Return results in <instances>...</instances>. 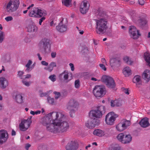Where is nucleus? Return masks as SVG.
I'll use <instances>...</instances> for the list:
<instances>
[{
	"instance_id": "nucleus-46",
	"label": "nucleus",
	"mask_w": 150,
	"mask_h": 150,
	"mask_svg": "<svg viewBox=\"0 0 150 150\" xmlns=\"http://www.w3.org/2000/svg\"><path fill=\"white\" fill-rule=\"evenodd\" d=\"M4 38V33L0 30V43L2 42Z\"/></svg>"
},
{
	"instance_id": "nucleus-50",
	"label": "nucleus",
	"mask_w": 150,
	"mask_h": 150,
	"mask_svg": "<svg viewBox=\"0 0 150 150\" xmlns=\"http://www.w3.org/2000/svg\"><path fill=\"white\" fill-rule=\"evenodd\" d=\"M22 82L23 84L27 86H29L30 85V83L28 81H27L24 80H23L22 81Z\"/></svg>"
},
{
	"instance_id": "nucleus-5",
	"label": "nucleus",
	"mask_w": 150,
	"mask_h": 150,
	"mask_svg": "<svg viewBox=\"0 0 150 150\" xmlns=\"http://www.w3.org/2000/svg\"><path fill=\"white\" fill-rule=\"evenodd\" d=\"M39 50L45 53L47 52V50H49L50 48V44L49 40L46 38L42 39L38 45Z\"/></svg>"
},
{
	"instance_id": "nucleus-63",
	"label": "nucleus",
	"mask_w": 150,
	"mask_h": 150,
	"mask_svg": "<svg viewBox=\"0 0 150 150\" xmlns=\"http://www.w3.org/2000/svg\"><path fill=\"white\" fill-rule=\"evenodd\" d=\"M31 145L29 144H27L25 146V148L26 150H28L30 146Z\"/></svg>"
},
{
	"instance_id": "nucleus-48",
	"label": "nucleus",
	"mask_w": 150,
	"mask_h": 150,
	"mask_svg": "<svg viewBox=\"0 0 150 150\" xmlns=\"http://www.w3.org/2000/svg\"><path fill=\"white\" fill-rule=\"evenodd\" d=\"M115 106H121L122 105L121 101L119 100H115Z\"/></svg>"
},
{
	"instance_id": "nucleus-6",
	"label": "nucleus",
	"mask_w": 150,
	"mask_h": 150,
	"mask_svg": "<svg viewBox=\"0 0 150 150\" xmlns=\"http://www.w3.org/2000/svg\"><path fill=\"white\" fill-rule=\"evenodd\" d=\"M51 120L53 123L57 124V122L65 120L66 117L61 112H53L50 113Z\"/></svg>"
},
{
	"instance_id": "nucleus-1",
	"label": "nucleus",
	"mask_w": 150,
	"mask_h": 150,
	"mask_svg": "<svg viewBox=\"0 0 150 150\" xmlns=\"http://www.w3.org/2000/svg\"><path fill=\"white\" fill-rule=\"evenodd\" d=\"M97 13V17L98 18L102 17V18L98 20H95L96 23V31L98 34H102L105 33L108 28L107 25L108 21L106 19L103 18L104 17L105 14L100 11H98Z\"/></svg>"
},
{
	"instance_id": "nucleus-64",
	"label": "nucleus",
	"mask_w": 150,
	"mask_h": 150,
	"mask_svg": "<svg viewBox=\"0 0 150 150\" xmlns=\"http://www.w3.org/2000/svg\"><path fill=\"white\" fill-rule=\"evenodd\" d=\"M136 85L137 87H139L140 86L141 84V83L140 81L139 82H136Z\"/></svg>"
},
{
	"instance_id": "nucleus-13",
	"label": "nucleus",
	"mask_w": 150,
	"mask_h": 150,
	"mask_svg": "<svg viewBox=\"0 0 150 150\" xmlns=\"http://www.w3.org/2000/svg\"><path fill=\"white\" fill-rule=\"evenodd\" d=\"M118 116V115L114 112H110L106 115L105 121L107 124L112 125L114 124L116 118Z\"/></svg>"
},
{
	"instance_id": "nucleus-42",
	"label": "nucleus",
	"mask_w": 150,
	"mask_h": 150,
	"mask_svg": "<svg viewBox=\"0 0 150 150\" xmlns=\"http://www.w3.org/2000/svg\"><path fill=\"white\" fill-rule=\"evenodd\" d=\"M133 20L135 22H137L138 23V20H140L139 19L138 16L136 14H134L133 16H132Z\"/></svg>"
},
{
	"instance_id": "nucleus-12",
	"label": "nucleus",
	"mask_w": 150,
	"mask_h": 150,
	"mask_svg": "<svg viewBox=\"0 0 150 150\" xmlns=\"http://www.w3.org/2000/svg\"><path fill=\"white\" fill-rule=\"evenodd\" d=\"M118 140L124 144L130 143L132 140V137L129 134L125 135L121 133L119 134L117 137Z\"/></svg>"
},
{
	"instance_id": "nucleus-26",
	"label": "nucleus",
	"mask_w": 150,
	"mask_h": 150,
	"mask_svg": "<svg viewBox=\"0 0 150 150\" xmlns=\"http://www.w3.org/2000/svg\"><path fill=\"white\" fill-rule=\"evenodd\" d=\"M142 78L147 82L150 80V71L146 69L142 75Z\"/></svg>"
},
{
	"instance_id": "nucleus-10",
	"label": "nucleus",
	"mask_w": 150,
	"mask_h": 150,
	"mask_svg": "<svg viewBox=\"0 0 150 150\" xmlns=\"http://www.w3.org/2000/svg\"><path fill=\"white\" fill-rule=\"evenodd\" d=\"M101 80L105 83L107 86L109 88H113L115 86L113 79L109 76H103L101 78Z\"/></svg>"
},
{
	"instance_id": "nucleus-18",
	"label": "nucleus",
	"mask_w": 150,
	"mask_h": 150,
	"mask_svg": "<svg viewBox=\"0 0 150 150\" xmlns=\"http://www.w3.org/2000/svg\"><path fill=\"white\" fill-rule=\"evenodd\" d=\"M78 143L74 141L69 142L66 146V150H77L78 148Z\"/></svg>"
},
{
	"instance_id": "nucleus-25",
	"label": "nucleus",
	"mask_w": 150,
	"mask_h": 150,
	"mask_svg": "<svg viewBox=\"0 0 150 150\" xmlns=\"http://www.w3.org/2000/svg\"><path fill=\"white\" fill-rule=\"evenodd\" d=\"M27 31L29 32H36L38 30V27L33 24H29L27 27Z\"/></svg>"
},
{
	"instance_id": "nucleus-4",
	"label": "nucleus",
	"mask_w": 150,
	"mask_h": 150,
	"mask_svg": "<svg viewBox=\"0 0 150 150\" xmlns=\"http://www.w3.org/2000/svg\"><path fill=\"white\" fill-rule=\"evenodd\" d=\"M78 102L74 99H71L68 103L67 109L70 111L69 113L71 117H73L74 115L78 105Z\"/></svg>"
},
{
	"instance_id": "nucleus-14",
	"label": "nucleus",
	"mask_w": 150,
	"mask_h": 150,
	"mask_svg": "<svg viewBox=\"0 0 150 150\" xmlns=\"http://www.w3.org/2000/svg\"><path fill=\"white\" fill-rule=\"evenodd\" d=\"M129 33L131 37L134 39H137L141 36L139 30H137L136 28L134 26H129Z\"/></svg>"
},
{
	"instance_id": "nucleus-51",
	"label": "nucleus",
	"mask_w": 150,
	"mask_h": 150,
	"mask_svg": "<svg viewBox=\"0 0 150 150\" xmlns=\"http://www.w3.org/2000/svg\"><path fill=\"white\" fill-rule=\"evenodd\" d=\"M55 75H52L49 76V78L51 80L53 81H56V79L55 78Z\"/></svg>"
},
{
	"instance_id": "nucleus-16",
	"label": "nucleus",
	"mask_w": 150,
	"mask_h": 150,
	"mask_svg": "<svg viewBox=\"0 0 150 150\" xmlns=\"http://www.w3.org/2000/svg\"><path fill=\"white\" fill-rule=\"evenodd\" d=\"M90 4L89 2L86 0H84L82 2L80 7V11L83 14L86 13L88 10Z\"/></svg>"
},
{
	"instance_id": "nucleus-11",
	"label": "nucleus",
	"mask_w": 150,
	"mask_h": 150,
	"mask_svg": "<svg viewBox=\"0 0 150 150\" xmlns=\"http://www.w3.org/2000/svg\"><path fill=\"white\" fill-rule=\"evenodd\" d=\"M31 118L32 117H30L27 120L23 119L21 120V123L19 125L20 130L24 132L28 129L32 122Z\"/></svg>"
},
{
	"instance_id": "nucleus-62",
	"label": "nucleus",
	"mask_w": 150,
	"mask_h": 150,
	"mask_svg": "<svg viewBox=\"0 0 150 150\" xmlns=\"http://www.w3.org/2000/svg\"><path fill=\"white\" fill-rule=\"evenodd\" d=\"M47 95V93H40V97H42L43 96H46Z\"/></svg>"
},
{
	"instance_id": "nucleus-58",
	"label": "nucleus",
	"mask_w": 150,
	"mask_h": 150,
	"mask_svg": "<svg viewBox=\"0 0 150 150\" xmlns=\"http://www.w3.org/2000/svg\"><path fill=\"white\" fill-rule=\"evenodd\" d=\"M115 100H111L110 102V105L112 107H114L115 106Z\"/></svg>"
},
{
	"instance_id": "nucleus-31",
	"label": "nucleus",
	"mask_w": 150,
	"mask_h": 150,
	"mask_svg": "<svg viewBox=\"0 0 150 150\" xmlns=\"http://www.w3.org/2000/svg\"><path fill=\"white\" fill-rule=\"evenodd\" d=\"M121 122L122 123L125 129L130 125V121L125 119H124L122 120L121 121Z\"/></svg>"
},
{
	"instance_id": "nucleus-34",
	"label": "nucleus",
	"mask_w": 150,
	"mask_h": 150,
	"mask_svg": "<svg viewBox=\"0 0 150 150\" xmlns=\"http://www.w3.org/2000/svg\"><path fill=\"white\" fill-rule=\"evenodd\" d=\"M63 76L64 80L67 79L69 77L68 73L67 71H64L62 73L59 75V77L60 79H62Z\"/></svg>"
},
{
	"instance_id": "nucleus-33",
	"label": "nucleus",
	"mask_w": 150,
	"mask_h": 150,
	"mask_svg": "<svg viewBox=\"0 0 150 150\" xmlns=\"http://www.w3.org/2000/svg\"><path fill=\"white\" fill-rule=\"evenodd\" d=\"M23 96L20 94H17L16 96V102L19 103H22L23 102Z\"/></svg>"
},
{
	"instance_id": "nucleus-21",
	"label": "nucleus",
	"mask_w": 150,
	"mask_h": 150,
	"mask_svg": "<svg viewBox=\"0 0 150 150\" xmlns=\"http://www.w3.org/2000/svg\"><path fill=\"white\" fill-rule=\"evenodd\" d=\"M64 19L56 27V29L57 30L61 33L64 32L66 31L67 26L66 25L63 24V21Z\"/></svg>"
},
{
	"instance_id": "nucleus-23",
	"label": "nucleus",
	"mask_w": 150,
	"mask_h": 150,
	"mask_svg": "<svg viewBox=\"0 0 150 150\" xmlns=\"http://www.w3.org/2000/svg\"><path fill=\"white\" fill-rule=\"evenodd\" d=\"M8 84L7 80L4 77L0 78V87L2 89L5 88Z\"/></svg>"
},
{
	"instance_id": "nucleus-53",
	"label": "nucleus",
	"mask_w": 150,
	"mask_h": 150,
	"mask_svg": "<svg viewBox=\"0 0 150 150\" xmlns=\"http://www.w3.org/2000/svg\"><path fill=\"white\" fill-rule=\"evenodd\" d=\"M122 91L126 94L129 95V94L128 89L125 88H122Z\"/></svg>"
},
{
	"instance_id": "nucleus-55",
	"label": "nucleus",
	"mask_w": 150,
	"mask_h": 150,
	"mask_svg": "<svg viewBox=\"0 0 150 150\" xmlns=\"http://www.w3.org/2000/svg\"><path fill=\"white\" fill-rule=\"evenodd\" d=\"M99 66L101 68V69L105 71L106 70V68L104 64H99Z\"/></svg>"
},
{
	"instance_id": "nucleus-61",
	"label": "nucleus",
	"mask_w": 150,
	"mask_h": 150,
	"mask_svg": "<svg viewBox=\"0 0 150 150\" xmlns=\"http://www.w3.org/2000/svg\"><path fill=\"white\" fill-rule=\"evenodd\" d=\"M56 53L55 52H52L51 54V56L52 58H54L56 56Z\"/></svg>"
},
{
	"instance_id": "nucleus-2",
	"label": "nucleus",
	"mask_w": 150,
	"mask_h": 150,
	"mask_svg": "<svg viewBox=\"0 0 150 150\" xmlns=\"http://www.w3.org/2000/svg\"><path fill=\"white\" fill-rule=\"evenodd\" d=\"M105 112V108L103 105H100L97 107V108L94 110H93L90 111L89 114L90 117L100 118H101Z\"/></svg>"
},
{
	"instance_id": "nucleus-47",
	"label": "nucleus",
	"mask_w": 150,
	"mask_h": 150,
	"mask_svg": "<svg viewBox=\"0 0 150 150\" xmlns=\"http://www.w3.org/2000/svg\"><path fill=\"white\" fill-rule=\"evenodd\" d=\"M53 93L55 95V98L56 99H58L61 96L60 93L59 92L54 91Z\"/></svg>"
},
{
	"instance_id": "nucleus-44",
	"label": "nucleus",
	"mask_w": 150,
	"mask_h": 150,
	"mask_svg": "<svg viewBox=\"0 0 150 150\" xmlns=\"http://www.w3.org/2000/svg\"><path fill=\"white\" fill-rule=\"evenodd\" d=\"M75 86L76 88H78L80 86V82L79 79H77L75 81Z\"/></svg>"
},
{
	"instance_id": "nucleus-9",
	"label": "nucleus",
	"mask_w": 150,
	"mask_h": 150,
	"mask_svg": "<svg viewBox=\"0 0 150 150\" xmlns=\"http://www.w3.org/2000/svg\"><path fill=\"white\" fill-rule=\"evenodd\" d=\"M46 15L45 11L38 8H34L30 12L29 16L30 17L40 18Z\"/></svg>"
},
{
	"instance_id": "nucleus-59",
	"label": "nucleus",
	"mask_w": 150,
	"mask_h": 150,
	"mask_svg": "<svg viewBox=\"0 0 150 150\" xmlns=\"http://www.w3.org/2000/svg\"><path fill=\"white\" fill-rule=\"evenodd\" d=\"M69 65L71 67V70L73 71H74V68L73 64L72 63H70Z\"/></svg>"
},
{
	"instance_id": "nucleus-40",
	"label": "nucleus",
	"mask_w": 150,
	"mask_h": 150,
	"mask_svg": "<svg viewBox=\"0 0 150 150\" xmlns=\"http://www.w3.org/2000/svg\"><path fill=\"white\" fill-rule=\"evenodd\" d=\"M123 60L125 62L128 64H131L132 62L129 59V58L128 57H126L124 58Z\"/></svg>"
},
{
	"instance_id": "nucleus-3",
	"label": "nucleus",
	"mask_w": 150,
	"mask_h": 150,
	"mask_svg": "<svg viewBox=\"0 0 150 150\" xmlns=\"http://www.w3.org/2000/svg\"><path fill=\"white\" fill-rule=\"evenodd\" d=\"M19 0H12L10 1L8 3L5 4L6 11L7 12L11 13L16 11L18 8L19 5Z\"/></svg>"
},
{
	"instance_id": "nucleus-27",
	"label": "nucleus",
	"mask_w": 150,
	"mask_h": 150,
	"mask_svg": "<svg viewBox=\"0 0 150 150\" xmlns=\"http://www.w3.org/2000/svg\"><path fill=\"white\" fill-rule=\"evenodd\" d=\"M11 59L10 54L9 53L4 54H3L2 61L4 63L9 62Z\"/></svg>"
},
{
	"instance_id": "nucleus-60",
	"label": "nucleus",
	"mask_w": 150,
	"mask_h": 150,
	"mask_svg": "<svg viewBox=\"0 0 150 150\" xmlns=\"http://www.w3.org/2000/svg\"><path fill=\"white\" fill-rule=\"evenodd\" d=\"M41 63L42 65L46 66H47L48 64V63L47 62L44 61H42L41 62Z\"/></svg>"
},
{
	"instance_id": "nucleus-35",
	"label": "nucleus",
	"mask_w": 150,
	"mask_h": 150,
	"mask_svg": "<svg viewBox=\"0 0 150 150\" xmlns=\"http://www.w3.org/2000/svg\"><path fill=\"white\" fill-rule=\"evenodd\" d=\"M116 128L117 130L120 132L126 129L121 122L116 126Z\"/></svg>"
},
{
	"instance_id": "nucleus-43",
	"label": "nucleus",
	"mask_w": 150,
	"mask_h": 150,
	"mask_svg": "<svg viewBox=\"0 0 150 150\" xmlns=\"http://www.w3.org/2000/svg\"><path fill=\"white\" fill-rule=\"evenodd\" d=\"M47 100L49 103L52 105L54 104V99L53 98H51L50 97H48L47 98Z\"/></svg>"
},
{
	"instance_id": "nucleus-54",
	"label": "nucleus",
	"mask_w": 150,
	"mask_h": 150,
	"mask_svg": "<svg viewBox=\"0 0 150 150\" xmlns=\"http://www.w3.org/2000/svg\"><path fill=\"white\" fill-rule=\"evenodd\" d=\"M13 18L12 16H9L5 18V20L7 21H9L12 20Z\"/></svg>"
},
{
	"instance_id": "nucleus-56",
	"label": "nucleus",
	"mask_w": 150,
	"mask_h": 150,
	"mask_svg": "<svg viewBox=\"0 0 150 150\" xmlns=\"http://www.w3.org/2000/svg\"><path fill=\"white\" fill-rule=\"evenodd\" d=\"M32 63V62L30 60H29L27 63V64L26 65V67H30V66Z\"/></svg>"
},
{
	"instance_id": "nucleus-8",
	"label": "nucleus",
	"mask_w": 150,
	"mask_h": 150,
	"mask_svg": "<svg viewBox=\"0 0 150 150\" xmlns=\"http://www.w3.org/2000/svg\"><path fill=\"white\" fill-rule=\"evenodd\" d=\"M56 127L58 132H66L69 128V125L67 122L65 120L57 122Z\"/></svg>"
},
{
	"instance_id": "nucleus-15",
	"label": "nucleus",
	"mask_w": 150,
	"mask_h": 150,
	"mask_svg": "<svg viewBox=\"0 0 150 150\" xmlns=\"http://www.w3.org/2000/svg\"><path fill=\"white\" fill-rule=\"evenodd\" d=\"M89 120L86 123V126L88 128H92L95 127L96 125L99 124V120L95 118L90 117Z\"/></svg>"
},
{
	"instance_id": "nucleus-57",
	"label": "nucleus",
	"mask_w": 150,
	"mask_h": 150,
	"mask_svg": "<svg viewBox=\"0 0 150 150\" xmlns=\"http://www.w3.org/2000/svg\"><path fill=\"white\" fill-rule=\"evenodd\" d=\"M138 2L139 4L142 6L144 4V0H139Z\"/></svg>"
},
{
	"instance_id": "nucleus-49",
	"label": "nucleus",
	"mask_w": 150,
	"mask_h": 150,
	"mask_svg": "<svg viewBox=\"0 0 150 150\" xmlns=\"http://www.w3.org/2000/svg\"><path fill=\"white\" fill-rule=\"evenodd\" d=\"M40 112L41 111L40 110H38L35 112L31 110L30 112V113L33 115H34L35 114L37 115L38 114H39Z\"/></svg>"
},
{
	"instance_id": "nucleus-17",
	"label": "nucleus",
	"mask_w": 150,
	"mask_h": 150,
	"mask_svg": "<svg viewBox=\"0 0 150 150\" xmlns=\"http://www.w3.org/2000/svg\"><path fill=\"white\" fill-rule=\"evenodd\" d=\"M52 121L51 115L50 113L43 117L41 119L40 122L43 125L46 127L51 123Z\"/></svg>"
},
{
	"instance_id": "nucleus-22",
	"label": "nucleus",
	"mask_w": 150,
	"mask_h": 150,
	"mask_svg": "<svg viewBox=\"0 0 150 150\" xmlns=\"http://www.w3.org/2000/svg\"><path fill=\"white\" fill-rule=\"evenodd\" d=\"M57 128V127H56V124L53 123V122L46 127V128L47 130L55 133L58 132Z\"/></svg>"
},
{
	"instance_id": "nucleus-28",
	"label": "nucleus",
	"mask_w": 150,
	"mask_h": 150,
	"mask_svg": "<svg viewBox=\"0 0 150 150\" xmlns=\"http://www.w3.org/2000/svg\"><path fill=\"white\" fill-rule=\"evenodd\" d=\"M144 58L147 63V65H148L150 67V54L147 52L145 53Z\"/></svg>"
},
{
	"instance_id": "nucleus-30",
	"label": "nucleus",
	"mask_w": 150,
	"mask_h": 150,
	"mask_svg": "<svg viewBox=\"0 0 150 150\" xmlns=\"http://www.w3.org/2000/svg\"><path fill=\"white\" fill-rule=\"evenodd\" d=\"M93 133L94 135L100 137H102L104 135V132L100 129L95 130L93 131Z\"/></svg>"
},
{
	"instance_id": "nucleus-24",
	"label": "nucleus",
	"mask_w": 150,
	"mask_h": 150,
	"mask_svg": "<svg viewBox=\"0 0 150 150\" xmlns=\"http://www.w3.org/2000/svg\"><path fill=\"white\" fill-rule=\"evenodd\" d=\"M139 124L142 127L146 128L149 126V119L147 117H145L142 119L139 122Z\"/></svg>"
},
{
	"instance_id": "nucleus-52",
	"label": "nucleus",
	"mask_w": 150,
	"mask_h": 150,
	"mask_svg": "<svg viewBox=\"0 0 150 150\" xmlns=\"http://www.w3.org/2000/svg\"><path fill=\"white\" fill-rule=\"evenodd\" d=\"M45 16H42V17L40 18V19H39V24L40 25H41V24H42V22L44 21V20L45 19V17H44Z\"/></svg>"
},
{
	"instance_id": "nucleus-20",
	"label": "nucleus",
	"mask_w": 150,
	"mask_h": 150,
	"mask_svg": "<svg viewBox=\"0 0 150 150\" xmlns=\"http://www.w3.org/2000/svg\"><path fill=\"white\" fill-rule=\"evenodd\" d=\"M110 65L113 69L119 67L120 65V60L117 58H114L112 59L110 61Z\"/></svg>"
},
{
	"instance_id": "nucleus-41",
	"label": "nucleus",
	"mask_w": 150,
	"mask_h": 150,
	"mask_svg": "<svg viewBox=\"0 0 150 150\" xmlns=\"http://www.w3.org/2000/svg\"><path fill=\"white\" fill-rule=\"evenodd\" d=\"M140 81V77L139 76L137 75L135 76L133 79V82L134 83L136 82H139Z\"/></svg>"
},
{
	"instance_id": "nucleus-39",
	"label": "nucleus",
	"mask_w": 150,
	"mask_h": 150,
	"mask_svg": "<svg viewBox=\"0 0 150 150\" xmlns=\"http://www.w3.org/2000/svg\"><path fill=\"white\" fill-rule=\"evenodd\" d=\"M110 150H121L120 147L118 144L112 146L110 148Z\"/></svg>"
},
{
	"instance_id": "nucleus-19",
	"label": "nucleus",
	"mask_w": 150,
	"mask_h": 150,
	"mask_svg": "<svg viewBox=\"0 0 150 150\" xmlns=\"http://www.w3.org/2000/svg\"><path fill=\"white\" fill-rule=\"evenodd\" d=\"M8 138V134L6 130L0 131V144L5 142Z\"/></svg>"
},
{
	"instance_id": "nucleus-36",
	"label": "nucleus",
	"mask_w": 150,
	"mask_h": 150,
	"mask_svg": "<svg viewBox=\"0 0 150 150\" xmlns=\"http://www.w3.org/2000/svg\"><path fill=\"white\" fill-rule=\"evenodd\" d=\"M147 23V21L145 18L141 19L138 20V23L142 26H144Z\"/></svg>"
},
{
	"instance_id": "nucleus-32",
	"label": "nucleus",
	"mask_w": 150,
	"mask_h": 150,
	"mask_svg": "<svg viewBox=\"0 0 150 150\" xmlns=\"http://www.w3.org/2000/svg\"><path fill=\"white\" fill-rule=\"evenodd\" d=\"M56 66V63L55 62H52L50 64L47 68H45V69L50 72H51L53 70L54 67Z\"/></svg>"
},
{
	"instance_id": "nucleus-37",
	"label": "nucleus",
	"mask_w": 150,
	"mask_h": 150,
	"mask_svg": "<svg viewBox=\"0 0 150 150\" xmlns=\"http://www.w3.org/2000/svg\"><path fill=\"white\" fill-rule=\"evenodd\" d=\"M62 4L65 6L68 7L71 5V0H62Z\"/></svg>"
},
{
	"instance_id": "nucleus-7",
	"label": "nucleus",
	"mask_w": 150,
	"mask_h": 150,
	"mask_svg": "<svg viewBox=\"0 0 150 150\" xmlns=\"http://www.w3.org/2000/svg\"><path fill=\"white\" fill-rule=\"evenodd\" d=\"M93 93L97 98H101L105 94V89L102 86L97 85L93 88Z\"/></svg>"
},
{
	"instance_id": "nucleus-45",
	"label": "nucleus",
	"mask_w": 150,
	"mask_h": 150,
	"mask_svg": "<svg viewBox=\"0 0 150 150\" xmlns=\"http://www.w3.org/2000/svg\"><path fill=\"white\" fill-rule=\"evenodd\" d=\"M24 72L23 71H19L18 72L17 76L20 79L22 78L23 75L24 74Z\"/></svg>"
},
{
	"instance_id": "nucleus-38",
	"label": "nucleus",
	"mask_w": 150,
	"mask_h": 150,
	"mask_svg": "<svg viewBox=\"0 0 150 150\" xmlns=\"http://www.w3.org/2000/svg\"><path fill=\"white\" fill-rule=\"evenodd\" d=\"M88 48L86 46L84 45L82 47V53L85 55V54H86L88 52Z\"/></svg>"
},
{
	"instance_id": "nucleus-29",
	"label": "nucleus",
	"mask_w": 150,
	"mask_h": 150,
	"mask_svg": "<svg viewBox=\"0 0 150 150\" xmlns=\"http://www.w3.org/2000/svg\"><path fill=\"white\" fill-rule=\"evenodd\" d=\"M123 73L126 77L132 74L131 70L128 67H126L123 69Z\"/></svg>"
}]
</instances>
